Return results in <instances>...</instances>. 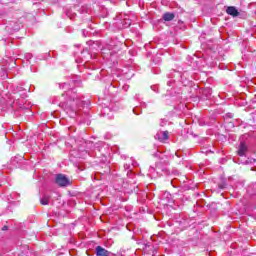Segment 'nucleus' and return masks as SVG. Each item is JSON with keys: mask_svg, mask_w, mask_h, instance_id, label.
Segmentation results:
<instances>
[{"mask_svg": "<svg viewBox=\"0 0 256 256\" xmlns=\"http://www.w3.org/2000/svg\"><path fill=\"white\" fill-rule=\"evenodd\" d=\"M96 255L97 256H109V255H111V252H109L108 250H106L105 248H103L101 246H97L96 247Z\"/></svg>", "mask_w": 256, "mask_h": 256, "instance_id": "nucleus-2", "label": "nucleus"}, {"mask_svg": "<svg viewBox=\"0 0 256 256\" xmlns=\"http://www.w3.org/2000/svg\"><path fill=\"white\" fill-rule=\"evenodd\" d=\"M162 139L164 141H167V139H169V132L168 131L162 132Z\"/></svg>", "mask_w": 256, "mask_h": 256, "instance_id": "nucleus-8", "label": "nucleus"}, {"mask_svg": "<svg viewBox=\"0 0 256 256\" xmlns=\"http://www.w3.org/2000/svg\"><path fill=\"white\" fill-rule=\"evenodd\" d=\"M41 205H49V197L45 196L40 200Z\"/></svg>", "mask_w": 256, "mask_h": 256, "instance_id": "nucleus-6", "label": "nucleus"}, {"mask_svg": "<svg viewBox=\"0 0 256 256\" xmlns=\"http://www.w3.org/2000/svg\"><path fill=\"white\" fill-rule=\"evenodd\" d=\"M163 19L165 21H173L175 19V14L174 13H171V12H166L164 13L163 15Z\"/></svg>", "mask_w": 256, "mask_h": 256, "instance_id": "nucleus-5", "label": "nucleus"}, {"mask_svg": "<svg viewBox=\"0 0 256 256\" xmlns=\"http://www.w3.org/2000/svg\"><path fill=\"white\" fill-rule=\"evenodd\" d=\"M55 183L58 185V187H65V175L57 174L55 178Z\"/></svg>", "mask_w": 256, "mask_h": 256, "instance_id": "nucleus-1", "label": "nucleus"}, {"mask_svg": "<svg viewBox=\"0 0 256 256\" xmlns=\"http://www.w3.org/2000/svg\"><path fill=\"white\" fill-rule=\"evenodd\" d=\"M226 13L228 15H231L232 17H237L239 16V10H237V8H235V6H230L227 8Z\"/></svg>", "mask_w": 256, "mask_h": 256, "instance_id": "nucleus-4", "label": "nucleus"}, {"mask_svg": "<svg viewBox=\"0 0 256 256\" xmlns=\"http://www.w3.org/2000/svg\"><path fill=\"white\" fill-rule=\"evenodd\" d=\"M237 153L240 157H243L247 153V144L245 142L240 143Z\"/></svg>", "mask_w": 256, "mask_h": 256, "instance_id": "nucleus-3", "label": "nucleus"}, {"mask_svg": "<svg viewBox=\"0 0 256 256\" xmlns=\"http://www.w3.org/2000/svg\"><path fill=\"white\" fill-rule=\"evenodd\" d=\"M8 229H9V226H7V225L2 227V231H8Z\"/></svg>", "mask_w": 256, "mask_h": 256, "instance_id": "nucleus-9", "label": "nucleus"}, {"mask_svg": "<svg viewBox=\"0 0 256 256\" xmlns=\"http://www.w3.org/2000/svg\"><path fill=\"white\" fill-rule=\"evenodd\" d=\"M73 185V180L71 178H65V187Z\"/></svg>", "mask_w": 256, "mask_h": 256, "instance_id": "nucleus-7", "label": "nucleus"}]
</instances>
